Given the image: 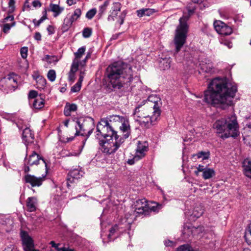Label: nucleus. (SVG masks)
Masks as SVG:
<instances>
[{
	"instance_id": "f704fd0d",
	"label": "nucleus",
	"mask_w": 251,
	"mask_h": 251,
	"mask_svg": "<svg viewBox=\"0 0 251 251\" xmlns=\"http://www.w3.org/2000/svg\"><path fill=\"white\" fill-rule=\"evenodd\" d=\"M201 70L205 73H211L213 69V66L211 62L201 64Z\"/></svg>"
},
{
	"instance_id": "c756f323",
	"label": "nucleus",
	"mask_w": 251,
	"mask_h": 251,
	"mask_svg": "<svg viewBox=\"0 0 251 251\" xmlns=\"http://www.w3.org/2000/svg\"><path fill=\"white\" fill-rule=\"evenodd\" d=\"M64 10L63 7H60L59 5L50 3V11L54 13L53 16L54 17H57Z\"/></svg>"
},
{
	"instance_id": "58836bf2",
	"label": "nucleus",
	"mask_w": 251,
	"mask_h": 251,
	"mask_svg": "<svg viewBox=\"0 0 251 251\" xmlns=\"http://www.w3.org/2000/svg\"><path fill=\"white\" fill-rule=\"evenodd\" d=\"M81 15V11L80 8H77L75 11L74 13L69 18L74 22L76 21Z\"/></svg>"
},
{
	"instance_id": "e2e57ef3",
	"label": "nucleus",
	"mask_w": 251,
	"mask_h": 251,
	"mask_svg": "<svg viewBox=\"0 0 251 251\" xmlns=\"http://www.w3.org/2000/svg\"><path fill=\"white\" fill-rule=\"evenodd\" d=\"M50 244L51 245L52 247L54 248L57 251H58V249H59L60 248H58V246L59 245V244H56L54 241H51L50 242Z\"/></svg>"
},
{
	"instance_id": "aec40b11",
	"label": "nucleus",
	"mask_w": 251,
	"mask_h": 251,
	"mask_svg": "<svg viewBox=\"0 0 251 251\" xmlns=\"http://www.w3.org/2000/svg\"><path fill=\"white\" fill-rule=\"evenodd\" d=\"M4 77L7 80V83H9L8 84L10 85L14 91L18 87L17 81L19 77L18 76L12 73H10Z\"/></svg>"
},
{
	"instance_id": "603ef678",
	"label": "nucleus",
	"mask_w": 251,
	"mask_h": 251,
	"mask_svg": "<svg viewBox=\"0 0 251 251\" xmlns=\"http://www.w3.org/2000/svg\"><path fill=\"white\" fill-rule=\"evenodd\" d=\"M81 85L76 82L73 87H72L71 91L72 92H77L80 91Z\"/></svg>"
},
{
	"instance_id": "2eb2a0df",
	"label": "nucleus",
	"mask_w": 251,
	"mask_h": 251,
	"mask_svg": "<svg viewBox=\"0 0 251 251\" xmlns=\"http://www.w3.org/2000/svg\"><path fill=\"white\" fill-rule=\"evenodd\" d=\"M41 160L45 164L47 171V165L46 162V160L38 154H37L35 151H33L31 155H29L28 158H25V164L28 165L29 166H32L34 165H37L39 163V161Z\"/></svg>"
},
{
	"instance_id": "473e14b6",
	"label": "nucleus",
	"mask_w": 251,
	"mask_h": 251,
	"mask_svg": "<svg viewBox=\"0 0 251 251\" xmlns=\"http://www.w3.org/2000/svg\"><path fill=\"white\" fill-rule=\"evenodd\" d=\"M215 172L213 169L206 168L202 173V177L204 179H208L215 176Z\"/></svg>"
},
{
	"instance_id": "20e7f679",
	"label": "nucleus",
	"mask_w": 251,
	"mask_h": 251,
	"mask_svg": "<svg viewBox=\"0 0 251 251\" xmlns=\"http://www.w3.org/2000/svg\"><path fill=\"white\" fill-rule=\"evenodd\" d=\"M123 143V139L119 138V135H116L114 137H110L108 139L107 138L99 140L100 149L106 154L114 153Z\"/></svg>"
},
{
	"instance_id": "c03bdc74",
	"label": "nucleus",
	"mask_w": 251,
	"mask_h": 251,
	"mask_svg": "<svg viewBox=\"0 0 251 251\" xmlns=\"http://www.w3.org/2000/svg\"><path fill=\"white\" fill-rule=\"evenodd\" d=\"M97 13V9L96 8H92L89 10L86 14V17L90 20L92 19Z\"/></svg>"
},
{
	"instance_id": "f03ea898",
	"label": "nucleus",
	"mask_w": 251,
	"mask_h": 251,
	"mask_svg": "<svg viewBox=\"0 0 251 251\" xmlns=\"http://www.w3.org/2000/svg\"><path fill=\"white\" fill-rule=\"evenodd\" d=\"M108 85L114 91L127 88L134 78L132 66L122 61L114 62L106 69Z\"/></svg>"
},
{
	"instance_id": "c85d7f7f",
	"label": "nucleus",
	"mask_w": 251,
	"mask_h": 251,
	"mask_svg": "<svg viewBox=\"0 0 251 251\" xmlns=\"http://www.w3.org/2000/svg\"><path fill=\"white\" fill-rule=\"evenodd\" d=\"M126 117L120 116L117 115H112L107 117L106 118H103V119H107L108 123L112 124L113 122H119L121 123Z\"/></svg>"
},
{
	"instance_id": "a211bd4d",
	"label": "nucleus",
	"mask_w": 251,
	"mask_h": 251,
	"mask_svg": "<svg viewBox=\"0 0 251 251\" xmlns=\"http://www.w3.org/2000/svg\"><path fill=\"white\" fill-rule=\"evenodd\" d=\"M38 204L37 199L35 197H28L26 201L27 211L30 212H35Z\"/></svg>"
},
{
	"instance_id": "09e8293b",
	"label": "nucleus",
	"mask_w": 251,
	"mask_h": 251,
	"mask_svg": "<svg viewBox=\"0 0 251 251\" xmlns=\"http://www.w3.org/2000/svg\"><path fill=\"white\" fill-rule=\"evenodd\" d=\"M28 48L23 47L20 50V53L23 58L25 59L27 56Z\"/></svg>"
},
{
	"instance_id": "39448f33",
	"label": "nucleus",
	"mask_w": 251,
	"mask_h": 251,
	"mask_svg": "<svg viewBox=\"0 0 251 251\" xmlns=\"http://www.w3.org/2000/svg\"><path fill=\"white\" fill-rule=\"evenodd\" d=\"M96 138L98 140L114 137L118 135L107 119H101L97 126Z\"/></svg>"
},
{
	"instance_id": "2f4dec72",
	"label": "nucleus",
	"mask_w": 251,
	"mask_h": 251,
	"mask_svg": "<svg viewBox=\"0 0 251 251\" xmlns=\"http://www.w3.org/2000/svg\"><path fill=\"white\" fill-rule=\"evenodd\" d=\"M36 81V87L38 89H43L46 84V80L40 75H37L36 77L34 76Z\"/></svg>"
},
{
	"instance_id": "774afa93",
	"label": "nucleus",
	"mask_w": 251,
	"mask_h": 251,
	"mask_svg": "<svg viewBox=\"0 0 251 251\" xmlns=\"http://www.w3.org/2000/svg\"><path fill=\"white\" fill-rule=\"evenodd\" d=\"M60 251H75L74 249H70L69 248L63 247L60 248Z\"/></svg>"
},
{
	"instance_id": "ea45409f",
	"label": "nucleus",
	"mask_w": 251,
	"mask_h": 251,
	"mask_svg": "<svg viewBox=\"0 0 251 251\" xmlns=\"http://www.w3.org/2000/svg\"><path fill=\"white\" fill-rule=\"evenodd\" d=\"M176 251H194V250L189 245L184 244L179 246Z\"/></svg>"
},
{
	"instance_id": "9b49d317",
	"label": "nucleus",
	"mask_w": 251,
	"mask_h": 251,
	"mask_svg": "<svg viewBox=\"0 0 251 251\" xmlns=\"http://www.w3.org/2000/svg\"><path fill=\"white\" fill-rule=\"evenodd\" d=\"M214 28L217 32L224 36L230 35L233 30L231 26L221 21H216L214 23Z\"/></svg>"
},
{
	"instance_id": "13d9d810",
	"label": "nucleus",
	"mask_w": 251,
	"mask_h": 251,
	"mask_svg": "<svg viewBox=\"0 0 251 251\" xmlns=\"http://www.w3.org/2000/svg\"><path fill=\"white\" fill-rule=\"evenodd\" d=\"M246 122V126L249 128H251V115L247 118Z\"/></svg>"
},
{
	"instance_id": "4468645a",
	"label": "nucleus",
	"mask_w": 251,
	"mask_h": 251,
	"mask_svg": "<svg viewBox=\"0 0 251 251\" xmlns=\"http://www.w3.org/2000/svg\"><path fill=\"white\" fill-rule=\"evenodd\" d=\"M119 128L121 133L122 134V136H119V138L122 139L123 143H124L125 139L128 138L131 135V130L128 118H126L121 123V126H120Z\"/></svg>"
},
{
	"instance_id": "a18cd8bd",
	"label": "nucleus",
	"mask_w": 251,
	"mask_h": 251,
	"mask_svg": "<svg viewBox=\"0 0 251 251\" xmlns=\"http://www.w3.org/2000/svg\"><path fill=\"white\" fill-rule=\"evenodd\" d=\"M92 33V30L91 28L86 27L84 28L82 31V35L83 37L87 38L90 37Z\"/></svg>"
},
{
	"instance_id": "338daca9",
	"label": "nucleus",
	"mask_w": 251,
	"mask_h": 251,
	"mask_svg": "<svg viewBox=\"0 0 251 251\" xmlns=\"http://www.w3.org/2000/svg\"><path fill=\"white\" fill-rule=\"evenodd\" d=\"M197 169L200 172H202L203 173V171L206 169V168H205L203 165H199L198 167L197 168Z\"/></svg>"
},
{
	"instance_id": "b1692460",
	"label": "nucleus",
	"mask_w": 251,
	"mask_h": 251,
	"mask_svg": "<svg viewBox=\"0 0 251 251\" xmlns=\"http://www.w3.org/2000/svg\"><path fill=\"white\" fill-rule=\"evenodd\" d=\"M195 9V8H190V7H187V13H184L183 16L179 19V24H180V23L182 24H187V21L189 18L194 14Z\"/></svg>"
},
{
	"instance_id": "69168bd1",
	"label": "nucleus",
	"mask_w": 251,
	"mask_h": 251,
	"mask_svg": "<svg viewBox=\"0 0 251 251\" xmlns=\"http://www.w3.org/2000/svg\"><path fill=\"white\" fill-rule=\"evenodd\" d=\"M34 39L37 41L41 40V35L39 32H36L34 35Z\"/></svg>"
},
{
	"instance_id": "0e129e2a",
	"label": "nucleus",
	"mask_w": 251,
	"mask_h": 251,
	"mask_svg": "<svg viewBox=\"0 0 251 251\" xmlns=\"http://www.w3.org/2000/svg\"><path fill=\"white\" fill-rule=\"evenodd\" d=\"M125 18L123 17V16H119V20L117 21L120 24V25H122L124 23Z\"/></svg>"
},
{
	"instance_id": "ddd939ff",
	"label": "nucleus",
	"mask_w": 251,
	"mask_h": 251,
	"mask_svg": "<svg viewBox=\"0 0 251 251\" xmlns=\"http://www.w3.org/2000/svg\"><path fill=\"white\" fill-rule=\"evenodd\" d=\"M23 180L25 183H28L32 187H39L45 180V176L36 177L30 174L25 175L23 177Z\"/></svg>"
},
{
	"instance_id": "4be33fe9",
	"label": "nucleus",
	"mask_w": 251,
	"mask_h": 251,
	"mask_svg": "<svg viewBox=\"0 0 251 251\" xmlns=\"http://www.w3.org/2000/svg\"><path fill=\"white\" fill-rule=\"evenodd\" d=\"M78 69V62L74 61L72 64L71 68L68 73V80L74 82L75 79V72Z\"/></svg>"
},
{
	"instance_id": "680f3d73",
	"label": "nucleus",
	"mask_w": 251,
	"mask_h": 251,
	"mask_svg": "<svg viewBox=\"0 0 251 251\" xmlns=\"http://www.w3.org/2000/svg\"><path fill=\"white\" fill-rule=\"evenodd\" d=\"M164 244L166 247H172L174 245V242L169 240L164 241Z\"/></svg>"
},
{
	"instance_id": "6ab92c4d",
	"label": "nucleus",
	"mask_w": 251,
	"mask_h": 251,
	"mask_svg": "<svg viewBox=\"0 0 251 251\" xmlns=\"http://www.w3.org/2000/svg\"><path fill=\"white\" fill-rule=\"evenodd\" d=\"M147 147L139 141L137 147L136 149V153L134 156V159L138 161L143 157L145 155V151H147Z\"/></svg>"
},
{
	"instance_id": "e433bc0d",
	"label": "nucleus",
	"mask_w": 251,
	"mask_h": 251,
	"mask_svg": "<svg viewBox=\"0 0 251 251\" xmlns=\"http://www.w3.org/2000/svg\"><path fill=\"white\" fill-rule=\"evenodd\" d=\"M193 229H195L194 227H190L187 226H185L182 230V234L184 236V238H188L192 235Z\"/></svg>"
},
{
	"instance_id": "7ed1b4c3",
	"label": "nucleus",
	"mask_w": 251,
	"mask_h": 251,
	"mask_svg": "<svg viewBox=\"0 0 251 251\" xmlns=\"http://www.w3.org/2000/svg\"><path fill=\"white\" fill-rule=\"evenodd\" d=\"M213 127L217 133L221 134L220 137L224 140L230 137L236 138L240 135L239 126L235 114L216 120Z\"/></svg>"
},
{
	"instance_id": "bf43d9fd",
	"label": "nucleus",
	"mask_w": 251,
	"mask_h": 251,
	"mask_svg": "<svg viewBox=\"0 0 251 251\" xmlns=\"http://www.w3.org/2000/svg\"><path fill=\"white\" fill-rule=\"evenodd\" d=\"M47 30L50 35L53 34L55 32L53 26L51 25H49L48 26Z\"/></svg>"
},
{
	"instance_id": "864d4df0",
	"label": "nucleus",
	"mask_w": 251,
	"mask_h": 251,
	"mask_svg": "<svg viewBox=\"0 0 251 251\" xmlns=\"http://www.w3.org/2000/svg\"><path fill=\"white\" fill-rule=\"evenodd\" d=\"M9 20L10 21H11L12 22L14 21V16L13 15H8V16H6V17H5L4 18H3V19H2L1 20V22L2 23L5 24V23L7 22Z\"/></svg>"
},
{
	"instance_id": "72a5a7b5",
	"label": "nucleus",
	"mask_w": 251,
	"mask_h": 251,
	"mask_svg": "<svg viewBox=\"0 0 251 251\" xmlns=\"http://www.w3.org/2000/svg\"><path fill=\"white\" fill-rule=\"evenodd\" d=\"M109 4V0H105L103 3L100 5L99 8V12L98 16L99 18H101L103 15L105 13L107 6Z\"/></svg>"
},
{
	"instance_id": "f257e3e1",
	"label": "nucleus",
	"mask_w": 251,
	"mask_h": 251,
	"mask_svg": "<svg viewBox=\"0 0 251 251\" xmlns=\"http://www.w3.org/2000/svg\"><path fill=\"white\" fill-rule=\"evenodd\" d=\"M237 87L227 82L226 79H213L204 91V101L215 107L226 109L233 104Z\"/></svg>"
},
{
	"instance_id": "8fccbe9b",
	"label": "nucleus",
	"mask_w": 251,
	"mask_h": 251,
	"mask_svg": "<svg viewBox=\"0 0 251 251\" xmlns=\"http://www.w3.org/2000/svg\"><path fill=\"white\" fill-rule=\"evenodd\" d=\"M38 92L35 90H31L29 91L28 93V98L30 99H36L37 98H38Z\"/></svg>"
},
{
	"instance_id": "37998d69",
	"label": "nucleus",
	"mask_w": 251,
	"mask_h": 251,
	"mask_svg": "<svg viewBox=\"0 0 251 251\" xmlns=\"http://www.w3.org/2000/svg\"><path fill=\"white\" fill-rule=\"evenodd\" d=\"M85 51V47L83 46L77 50V51L75 53V58H80Z\"/></svg>"
},
{
	"instance_id": "f8f14e48",
	"label": "nucleus",
	"mask_w": 251,
	"mask_h": 251,
	"mask_svg": "<svg viewBox=\"0 0 251 251\" xmlns=\"http://www.w3.org/2000/svg\"><path fill=\"white\" fill-rule=\"evenodd\" d=\"M20 237L24 251H28L34 248L33 240L27 231L22 230L20 232Z\"/></svg>"
},
{
	"instance_id": "5701e85b",
	"label": "nucleus",
	"mask_w": 251,
	"mask_h": 251,
	"mask_svg": "<svg viewBox=\"0 0 251 251\" xmlns=\"http://www.w3.org/2000/svg\"><path fill=\"white\" fill-rule=\"evenodd\" d=\"M7 80L3 77L0 80V89L5 93H9L14 91L13 88L10 84L7 83Z\"/></svg>"
},
{
	"instance_id": "c9c22d12",
	"label": "nucleus",
	"mask_w": 251,
	"mask_h": 251,
	"mask_svg": "<svg viewBox=\"0 0 251 251\" xmlns=\"http://www.w3.org/2000/svg\"><path fill=\"white\" fill-rule=\"evenodd\" d=\"M245 238L248 245H251V221L246 228Z\"/></svg>"
},
{
	"instance_id": "5fc2aeb1",
	"label": "nucleus",
	"mask_w": 251,
	"mask_h": 251,
	"mask_svg": "<svg viewBox=\"0 0 251 251\" xmlns=\"http://www.w3.org/2000/svg\"><path fill=\"white\" fill-rule=\"evenodd\" d=\"M117 230L118 226L117 225H115L111 227L109 229V234L108 235V237H110L111 236L113 235Z\"/></svg>"
},
{
	"instance_id": "f3484780",
	"label": "nucleus",
	"mask_w": 251,
	"mask_h": 251,
	"mask_svg": "<svg viewBox=\"0 0 251 251\" xmlns=\"http://www.w3.org/2000/svg\"><path fill=\"white\" fill-rule=\"evenodd\" d=\"M84 173L77 169H75L71 170L68 174L67 180V185L69 186V183L75 182V180H77L80 178L83 175Z\"/></svg>"
},
{
	"instance_id": "79ce46f5",
	"label": "nucleus",
	"mask_w": 251,
	"mask_h": 251,
	"mask_svg": "<svg viewBox=\"0 0 251 251\" xmlns=\"http://www.w3.org/2000/svg\"><path fill=\"white\" fill-rule=\"evenodd\" d=\"M48 78L51 82H53L56 78V73L54 70H50L47 74Z\"/></svg>"
},
{
	"instance_id": "393cba45",
	"label": "nucleus",
	"mask_w": 251,
	"mask_h": 251,
	"mask_svg": "<svg viewBox=\"0 0 251 251\" xmlns=\"http://www.w3.org/2000/svg\"><path fill=\"white\" fill-rule=\"evenodd\" d=\"M243 167L244 175L251 179V161L248 159H245L243 162Z\"/></svg>"
},
{
	"instance_id": "4c0bfd02",
	"label": "nucleus",
	"mask_w": 251,
	"mask_h": 251,
	"mask_svg": "<svg viewBox=\"0 0 251 251\" xmlns=\"http://www.w3.org/2000/svg\"><path fill=\"white\" fill-rule=\"evenodd\" d=\"M16 23L15 21L11 22L10 24L5 23L3 25L2 31L5 34L9 33L11 27H14L16 25Z\"/></svg>"
},
{
	"instance_id": "423d86ee",
	"label": "nucleus",
	"mask_w": 251,
	"mask_h": 251,
	"mask_svg": "<svg viewBox=\"0 0 251 251\" xmlns=\"http://www.w3.org/2000/svg\"><path fill=\"white\" fill-rule=\"evenodd\" d=\"M153 114L151 116L146 114H138V118H143V120L140 121V125L145 127L146 128H149L155 124L156 122L157 121L161 113V111L159 108L158 104L156 102L154 103L153 106Z\"/></svg>"
},
{
	"instance_id": "1a4fd4ad",
	"label": "nucleus",
	"mask_w": 251,
	"mask_h": 251,
	"mask_svg": "<svg viewBox=\"0 0 251 251\" xmlns=\"http://www.w3.org/2000/svg\"><path fill=\"white\" fill-rule=\"evenodd\" d=\"M135 212L140 215H148L151 211H155L162 208L161 204H157L156 207L152 206L150 208L148 206L147 200L145 199H139L136 201L135 205Z\"/></svg>"
},
{
	"instance_id": "a19ab883",
	"label": "nucleus",
	"mask_w": 251,
	"mask_h": 251,
	"mask_svg": "<svg viewBox=\"0 0 251 251\" xmlns=\"http://www.w3.org/2000/svg\"><path fill=\"white\" fill-rule=\"evenodd\" d=\"M43 60L47 61L50 64L53 63L54 62H57L58 61L55 56H50L49 55H46L43 59Z\"/></svg>"
},
{
	"instance_id": "3c124183",
	"label": "nucleus",
	"mask_w": 251,
	"mask_h": 251,
	"mask_svg": "<svg viewBox=\"0 0 251 251\" xmlns=\"http://www.w3.org/2000/svg\"><path fill=\"white\" fill-rule=\"evenodd\" d=\"M142 107L141 105H139L138 106H137L134 110V115L136 116L138 118V114H145L144 113H142V111L145 109V107H143L142 110H140V108Z\"/></svg>"
},
{
	"instance_id": "412c9836",
	"label": "nucleus",
	"mask_w": 251,
	"mask_h": 251,
	"mask_svg": "<svg viewBox=\"0 0 251 251\" xmlns=\"http://www.w3.org/2000/svg\"><path fill=\"white\" fill-rule=\"evenodd\" d=\"M204 213V209L202 205H200L194 208L191 214L190 215V219L195 221L200 218Z\"/></svg>"
},
{
	"instance_id": "49530a36",
	"label": "nucleus",
	"mask_w": 251,
	"mask_h": 251,
	"mask_svg": "<svg viewBox=\"0 0 251 251\" xmlns=\"http://www.w3.org/2000/svg\"><path fill=\"white\" fill-rule=\"evenodd\" d=\"M15 0H9L8 2V7L9 8L8 11V14L12 13L15 9Z\"/></svg>"
},
{
	"instance_id": "cd10ccee",
	"label": "nucleus",
	"mask_w": 251,
	"mask_h": 251,
	"mask_svg": "<svg viewBox=\"0 0 251 251\" xmlns=\"http://www.w3.org/2000/svg\"><path fill=\"white\" fill-rule=\"evenodd\" d=\"M45 105V100L44 98L39 96L36 99L34 100L33 102V107L36 109H41Z\"/></svg>"
},
{
	"instance_id": "4d7b16f0",
	"label": "nucleus",
	"mask_w": 251,
	"mask_h": 251,
	"mask_svg": "<svg viewBox=\"0 0 251 251\" xmlns=\"http://www.w3.org/2000/svg\"><path fill=\"white\" fill-rule=\"evenodd\" d=\"M32 4L34 7H40L42 6V3L38 0H34Z\"/></svg>"
},
{
	"instance_id": "7c9ffc66",
	"label": "nucleus",
	"mask_w": 251,
	"mask_h": 251,
	"mask_svg": "<svg viewBox=\"0 0 251 251\" xmlns=\"http://www.w3.org/2000/svg\"><path fill=\"white\" fill-rule=\"evenodd\" d=\"M73 23V21L68 17H66L64 19L63 24L61 26V29L62 31L64 32L68 31L69 29L71 27Z\"/></svg>"
},
{
	"instance_id": "0eeeda50",
	"label": "nucleus",
	"mask_w": 251,
	"mask_h": 251,
	"mask_svg": "<svg viewBox=\"0 0 251 251\" xmlns=\"http://www.w3.org/2000/svg\"><path fill=\"white\" fill-rule=\"evenodd\" d=\"M76 123L79 128L75 126L76 132L75 136L79 135L80 131H87V136L88 137L92 134L95 128L94 120L90 117L79 118L77 120Z\"/></svg>"
},
{
	"instance_id": "a878e982",
	"label": "nucleus",
	"mask_w": 251,
	"mask_h": 251,
	"mask_svg": "<svg viewBox=\"0 0 251 251\" xmlns=\"http://www.w3.org/2000/svg\"><path fill=\"white\" fill-rule=\"evenodd\" d=\"M155 12V10L151 8H142L136 11L137 15L140 18L145 16H150Z\"/></svg>"
},
{
	"instance_id": "052dcab7",
	"label": "nucleus",
	"mask_w": 251,
	"mask_h": 251,
	"mask_svg": "<svg viewBox=\"0 0 251 251\" xmlns=\"http://www.w3.org/2000/svg\"><path fill=\"white\" fill-rule=\"evenodd\" d=\"M163 64L165 65V67L163 68V70L168 69L171 67L170 62H169L168 60H163Z\"/></svg>"
},
{
	"instance_id": "9d476101",
	"label": "nucleus",
	"mask_w": 251,
	"mask_h": 251,
	"mask_svg": "<svg viewBox=\"0 0 251 251\" xmlns=\"http://www.w3.org/2000/svg\"><path fill=\"white\" fill-rule=\"evenodd\" d=\"M17 127L19 129H23L22 132V139L23 142L26 146L34 142V135L29 127L25 126H21L20 122L17 124Z\"/></svg>"
},
{
	"instance_id": "bb28decb",
	"label": "nucleus",
	"mask_w": 251,
	"mask_h": 251,
	"mask_svg": "<svg viewBox=\"0 0 251 251\" xmlns=\"http://www.w3.org/2000/svg\"><path fill=\"white\" fill-rule=\"evenodd\" d=\"M77 108V107L75 104L67 103L64 107V114L66 116H69L71 115V112L75 111Z\"/></svg>"
},
{
	"instance_id": "6e6552de",
	"label": "nucleus",
	"mask_w": 251,
	"mask_h": 251,
	"mask_svg": "<svg viewBox=\"0 0 251 251\" xmlns=\"http://www.w3.org/2000/svg\"><path fill=\"white\" fill-rule=\"evenodd\" d=\"M188 29V25L185 24H182L180 23L177 27L174 39L176 51V52L179 51L186 42Z\"/></svg>"
},
{
	"instance_id": "de8ad7c7",
	"label": "nucleus",
	"mask_w": 251,
	"mask_h": 251,
	"mask_svg": "<svg viewBox=\"0 0 251 251\" xmlns=\"http://www.w3.org/2000/svg\"><path fill=\"white\" fill-rule=\"evenodd\" d=\"M209 152L205 151H200L198 152L196 155L198 158H202V159H208L209 157Z\"/></svg>"
},
{
	"instance_id": "dca6fc26",
	"label": "nucleus",
	"mask_w": 251,
	"mask_h": 251,
	"mask_svg": "<svg viewBox=\"0 0 251 251\" xmlns=\"http://www.w3.org/2000/svg\"><path fill=\"white\" fill-rule=\"evenodd\" d=\"M122 4L119 2H113L111 6L110 10L109 11V15L107 17V21L109 22L114 21L121 11Z\"/></svg>"
},
{
	"instance_id": "6e6d98bb",
	"label": "nucleus",
	"mask_w": 251,
	"mask_h": 251,
	"mask_svg": "<svg viewBox=\"0 0 251 251\" xmlns=\"http://www.w3.org/2000/svg\"><path fill=\"white\" fill-rule=\"evenodd\" d=\"M3 251H17V248L14 245H10L7 246Z\"/></svg>"
}]
</instances>
